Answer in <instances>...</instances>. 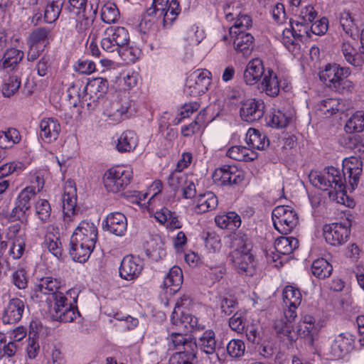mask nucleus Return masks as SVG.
<instances>
[{"instance_id": "f257e3e1", "label": "nucleus", "mask_w": 364, "mask_h": 364, "mask_svg": "<svg viewBox=\"0 0 364 364\" xmlns=\"http://www.w3.org/2000/svg\"><path fill=\"white\" fill-rule=\"evenodd\" d=\"M345 173H341L340 170L331 166L325 169L323 173H311L309 175V180L311 183L323 191H329V197L334 198V195L337 193L345 194L346 192V178Z\"/></svg>"}, {"instance_id": "f03ea898", "label": "nucleus", "mask_w": 364, "mask_h": 364, "mask_svg": "<svg viewBox=\"0 0 364 364\" xmlns=\"http://www.w3.org/2000/svg\"><path fill=\"white\" fill-rule=\"evenodd\" d=\"M350 74L348 68L329 64L319 73V78L332 90L346 94L350 92L353 88L352 82L348 80Z\"/></svg>"}, {"instance_id": "7ed1b4c3", "label": "nucleus", "mask_w": 364, "mask_h": 364, "mask_svg": "<svg viewBox=\"0 0 364 364\" xmlns=\"http://www.w3.org/2000/svg\"><path fill=\"white\" fill-rule=\"evenodd\" d=\"M46 302L49 304V314L53 321L68 323L80 316L77 307L62 292L48 298Z\"/></svg>"}, {"instance_id": "20e7f679", "label": "nucleus", "mask_w": 364, "mask_h": 364, "mask_svg": "<svg viewBox=\"0 0 364 364\" xmlns=\"http://www.w3.org/2000/svg\"><path fill=\"white\" fill-rule=\"evenodd\" d=\"M46 302L49 304V314L53 321L68 323L80 316L77 307L62 292L48 298Z\"/></svg>"}, {"instance_id": "39448f33", "label": "nucleus", "mask_w": 364, "mask_h": 364, "mask_svg": "<svg viewBox=\"0 0 364 364\" xmlns=\"http://www.w3.org/2000/svg\"><path fill=\"white\" fill-rule=\"evenodd\" d=\"M46 302L49 304V314L53 321L68 323L80 316L77 307L62 292L48 298Z\"/></svg>"}, {"instance_id": "423d86ee", "label": "nucleus", "mask_w": 364, "mask_h": 364, "mask_svg": "<svg viewBox=\"0 0 364 364\" xmlns=\"http://www.w3.org/2000/svg\"><path fill=\"white\" fill-rule=\"evenodd\" d=\"M274 22L278 24V28L274 32L280 38L282 44L294 56L299 55L301 45L294 31L291 28H280L281 25L287 24L284 6L282 4H277L274 6Z\"/></svg>"}, {"instance_id": "0eeeda50", "label": "nucleus", "mask_w": 364, "mask_h": 364, "mask_svg": "<svg viewBox=\"0 0 364 364\" xmlns=\"http://www.w3.org/2000/svg\"><path fill=\"white\" fill-rule=\"evenodd\" d=\"M188 348L191 350L196 356L199 350L208 355H212L215 362L220 360L219 353L223 349L222 342L216 338L215 333L211 329L205 331L198 339L193 338Z\"/></svg>"}, {"instance_id": "6e6552de", "label": "nucleus", "mask_w": 364, "mask_h": 364, "mask_svg": "<svg viewBox=\"0 0 364 364\" xmlns=\"http://www.w3.org/2000/svg\"><path fill=\"white\" fill-rule=\"evenodd\" d=\"M181 12L179 0H153L152 6L147 9V15L163 18L164 26H171Z\"/></svg>"}, {"instance_id": "1a4fd4ad", "label": "nucleus", "mask_w": 364, "mask_h": 364, "mask_svg": "<svg viewBox=\"0 0 364 364\" xmlns=\"http://www.w3.org/2000/svg\"><path fill=\"white\" fill-rule=\"evenodd\" d=\"M129 43L128 31L122 26H110L106 29L101 47L107 53H120L122 48Z\"/></svg>"}, {"instance_id": "9d476101", "label": "nucleus", "mask_w": 364, "mask_h": 364, "mask_svg": "<svg viewBox=\"0 0 364 364\" xmlns=\"http://www.w3.org/2000/svg\"><path fill=\"white\" fill-rule=\"evenodd\" d=\"M132 178V171L129 168L116 166L105 173L104 184L108 191L118 193L129 184Z\"/></svg>"}, {"instance_id": "9b49d317", "label": "nucleus", "mask_w": 364, "mask_h": 364, "mask_svg": "<svg viewBox=\"0 0 364 364\" xmlns=\"http://www.w3.org/2000/svg\"><path fill=\"white\" fill-rule=\"evenodd\" d=\"M210 73L207 70H196L188 77L185 93L196 97L204 94L210 85Z\"/></svg>"}, {"instance_id": "f8f14e48", "label": "nucleus", "mask_w": 364, "mask_h": 364, "mask_svg": "<svg viewBox=\"0 0 364 364\" xmlns=\"http://www.w3.org/2000/svg\"><path fill=\"white\" fill-rule=\"evenodd\" d=\"M350 234V226L342 223L326 224L323 228L325 240L332 246H340L346 243Z\"/></svg>"}, {"instance_id": "ddd939ff", "label": "nucleus", "mask_w": 364, "mask_h": 364, "mask_svg": "<svg viewBox=\"0 0 364 364\" xmlns=\"http://www.w3.org/2000/svg\"><path fill=\"white\" fill-rule=\"evenodd\" d=\"M244 178V171L235 166L225 165L213 173V181L223 186L238 185Z\"/></svg>"}, {"instance_id": "4468645a", "label": "nucleus", "mask_w": 364, "mask_h": 364, "mask_svg": "<svg viewBox=\"0 0 364 364\" xmlns=\"http://www.w3.org/2000/svg\"><path fill=\"white\" fill-rule=\"evenodd\" d=\"M144 269V262L139 257L128 255L121 262L119 272L122 279L127 281L134 280L139 277Z\"/></svg>"}, {"instance_id": "2eb2a0df", "label": "nucleus", "mask_w": 364, "mask_h": 364, "mask_svg": "<svg viewBox=\"0 0 364 364\" xmlns=\"http://www.w3.org/2000/svg\"><path fill=\"white\" fill-rule=\"evenodd\" d=\"M284 305L287 307L284 310L285 321L283 319L276 321L274 322V331L279 337L282 338L286 337L289 341L292 342L294 340L292 335V322L296 317V309L298 306H293L291 304Z\"/></svg>"}, {"instance_id": "dca6fc26", "label": "nucleus", "mask_w": 364, "mask_h": 364, "mask_svg": "<svg viewBox=\"0 0 364 364\" xmlns=\"http://www.w3.org/2000/svg\"><path fill=\"white\" fill-rule=\"evenodd\" d=\"M263 102L250 98L240 102V116L242 120L253 123L259 120L264 115Z\"/></svg>"}, {"instance_id": "f3484780", "label": "nucleus", "mask_w": 364, "mask_h": 364, "mask_svg": "<svg viewBox=\"0 0 364 364\" xmlns=\"http://www.w3.org/2000/svg\"><path fill=\"white\" fill-rule=\"evenodd\" d=\"M109 83L107 79L102 77H96L90 80L84 87L85 94L81 97L78 94L80 99L82 101H92L93 102L103 97L108 90Z\"/></svg>"}, {"instance_id": "a211bd4d", "label": "nucleus", "mask_w": 364, "mask_h": 364, "mask_svg": "<svg viewBox=\"0 0 364 364\" xmlns=\"http://www.w3.org/2000/svg\"><path fill=\"white\" fill-rule=\"evenodd\" d=\"M36 194L35 186H28L21 191L16 199L15 207L11 213V217L15 220H21L31 208L30 200Z\"/></svg>"}, {"instance_id": "6ab92c4d", "label": "nucleus", "mask_w": 364, "mask_h": 364, "mask_svg": "<svg viewBox=\"0 0 364 364\" xmlns=\"http://www.w3.org/2000/svg\"><path fill=\"white\" fill-rule=\"evenodd\" d=\"M189 297L184 296L177 301L175 304L174 309L171 316V322L172 325L176 327V329L182 333H188L191 332V314L181 311V308L188 301Z\"/></svg>"}, {"instance_id": "aec40b11", "label": "nucleus", "mask_w": 364, "mask_h": 364, "mask_svg": "<svg viewBox=\"0 0 364 364\" xmlns=\"http://www.w3.org/2000/svg\"><path fill=\"white\" fill-rule=\"evenodd\" d=\"M229 258L239 273H245L246 275L250 276L253 274L255 272L254 257L250 252H242L232 250L229 255Z\"/></svg>"}, {"instance_id": "412c9836", "label": "nucleus", "mask_w": 364, "mask_h": 364, "mask_svg": "<svg viewBox=\"0 0 364 364\" xmlns=\"http://www.w3.org/2000/svg\"><path fill=\"white\" fill-rule=\"evenodd\" d=\"M102 228L116 236H123L127 230V219L120 212L111 213L103 221Z\"/></svg>"}, {"instance_id": "4be33fe9", "label": "nucleus", "mask_w": 364, "mask_h": 364, "mask_svg": "<svg viewBox=\"0 0 364 364\" xmlns=\"http://www.w3.org/2000/svg\"><path fill=\"white\" fill-rule=\"evenodd\" d=\"M298 333L305 339L306 344L313 347L319 333V327L315 325V318L309 315L304 316L299 323Z\"/></svg>"}, {"instance_id": "5701e85b", "label": "nucleus", "mask_w": 364, "mask_h": 364, "mask_svg": "<svg viewBox=\"0 0 364 364\" xmlns=\"http://www.w3.org/2000/svg\"><path fill=\"white\" fill-rule=\"evenodd\" d=\"M24 301L18 298L9 300L3 314L2 321L5 324H14L18 322L24 312Z\"/></svg>"}, {"instance_id": "b1692460", "label": "nucleus", "mask_w": 364, "mask_h": 364, "mask_svg": "<svg viewBox=\"0 0 364 364\" xmlns=\"http://www.w3.org/2000/svg\"><path fill=\"white\" fill-rule=\"evenodd\" d=\"M40 137L46 143L55 141L61 131L60 124L54 117L43 118L40 122Z\"/></svg>"}, {"instance_id": "393cba45", "label": "nucleus", "mask_w": 364, "mask_h": 364, "mask_svg": "<svg viewBox=\"0 0 364 364\" xmlns=\"http://www.w3.org/2000/svg\"><path fill=\"white\" fill-rule=\"evenodd\" d=\"M72 237L80 242L84 241L95 246L97 240V228L93 223L83 220L75 230Z\"/></svg>"}, {"instance_id": "a878e982", "label": "nucleus", "mask_w": 364, "mask_h": 364, "mask_svg": "<svg viewBox=\"0 0 364 364\" xmlns=\"http://www.w3.org/2000/svg\"><path fill=\"white\" fill-rule=\"evenodd\" d=\"M70 245V255L75 261L78 262H86L95 247L84 241L80 242L72 236Z\"/></svg>"}, {"instance_id": "bb28decb", "label": "nucleus", "mask_w": 364, "mask_h": 364, "mask_svg": "<svg viewBox=\"0 0 364 364\" xmlns=\"http://www.w3.org/2000/svg\"><path fill=\"white\" fill-rule=\"evenodd\" d=\"M232 38L235 50L245 57L250 56L254 47V37L249 33L239 31L238 33L233 34Z\"/></svg>"}, {"instance_id": "cd10ccee", "label": "nucleus", "mask_w": 364, "mask_h": 364, "mask_svg": "<svg viewBox=\"0 0 364 364\" xmlns=\"http://www.w3.org/2000/svg\"><path fill=\"white\" fill-rule=\"evenodd\" d=\"M183 283V273L181 269L178 266H174L170 269L166 275L163 287L166 289V293L173 294L176 293Z\"/></svg>"}, {"instance_id": "c85d7f7f", "label": "nucleus", "mask_w": 364, "mask_h": 364, "mask_svg": "<svg viewBox=\"0 0 364 364\" xmlns=\"http://www.w3.org/2000/svg\"><path fill=\"white\" fill-rule=\"evenodd\" d=\"M60 288V281L57 278L48 276L38 280L35 284L34 289L36 292H41L50 296L49 298H53V296L61 293L59 291Z\"/></svg>"}, {"instance_id": "c756f323", "label": "nucleus", "mask_w": 364, "mask_h": 364, "mask_svg": "<svg viewBox=\"0 0 364 364\" xmlns=\"http://www.w3.org/2000/svg\"><path fill=\"white\" fill-rule=\"evenodd\" d=\"M230 6L225 10V18L228 21H232L235 19V16L237 17L234 25L230 28L229 33L231 37H233L234 33H238L239 31H243L248 29L252 26V19L246 14H242L240 13H231L228 11Z\"/></svg>"}, {"instance_id": "7c9ffc66", "label": "nucleus", "mask_w": 364, "mask_h": 364, "mask_svg": "<svg viewBox=\"0 0 364 364\" xmlns=\"http://www.w3.org/2000/svg\"><path fill=\"white\" fill-rule=\"evenodd\" d=\"M341 52L345 60L354 67H361L364 64L363 48L360 46L357 52L354 46L348 41H344L341 45Z\"/></svg>"}, {"instance_id": "2f4dec72", "label": "nucleus", "mask_w": 364, "mask_h": 364, "mask_svg": "<svg viewBox=\"0 0 364 364\" xmlns=\"http://www.w3.org/2000/svg\"><path fill=\"white\" fill-rule=\"evenodd\" d=\"M264 74L262 60L255 58L250 60L244 71L243 78L247 85H255Z\"/></svg>"}, {"instance_id": "473e14b6", "label": "nucleus", "mask_w": 364, "mask_h": 364, "mask_svg": "<svg viewBox=\"0 0 364 364\" xmlns=\"http://www.w3.org/2000/svg\"><path fill=\"white\" fill-rule=\"evenodd\" d=\"M196 205L193 210L197 214H202L215 209L218 205L217 196L210 191L200 194L196 198Z\"/></svg>"}, {"instance_id": "72a5a7b5", "label": "nucleus", "mask_w": 364, "mask_h": 364, "mask_svg": "<svg viewBox=\"0 0 364 364\" xmlns=\"http://www.w3.org/2000/svg\"><path fill=\"white\" fill-rule=\"evenodd\" d=\"M131 107L132 102L128 99L113 102L109 111V120L118 123L128 118Z\"/></svg>"}, {"instance_id": "f704fd0d", "label": "nucleus", "mask_w": 364, "mask_h": 364, "mask_svg": "<svg viewBox=\"0 0 364 364\" xmlns=\"http://www.w3.org/2000/svg\"><path fill=\"white\" fill-rule=\"evenodd\" d=\"M77 205L76 190L73 187V182H68L65 187L64 195L63 197V211L65 218H68L70 220V215H73Z\"/></svg>"}, {"instance_id": "c9c22d12", "label": "nucleus", "mask_w": 364, "mask_h": 364, "mask_svg": "<svg viewBox=\"0 0 364 364\" xmlns=\"http://www.w3.org/2000/svg\"><path fill=\"white\" fill-rule=\"evenodd\" d=\"M75 14H77L75 28L78 33H83L93 23L97 14V8L94 9L92 4H90V9L75 11Z\"/></svg>"}, {"instance_id": "e433bc0d", "label": "nucleus", "mask_w": 364, "mask_h": 364, "mask_svg": "<svg viewBox=\"0 0 364 364\" xmlns=\"http://www.w3.org/2000/svg\"><path fill=\"white\" fill-rule=\"evenodd\" d=\"M137 144L138 137L136 134L133 131L127 130L117 139L116 149L120 153L129 152L134 150Z\"/></svg>"}, {"instance_id": "4c0bfd02", "label": "nucleus", "mask_w": 364, "mask_h": 364, "mask_svg": "<svg viewBox=\"0 0 364 364\" xmlns=\"http://www.w3.org/2000/svg\"><path fill=\"white\" fill-rule=\"evenodd\" d=\"M246 142L252 149L264 150L269 145V140L259 130L250 128L246 134Z\"/></svg>"}, {"instance_id": "58836bf2", "label": "nucleus", "mask_w": 364, "mask_h": 364, "mask_svg": "<svg viewBox=\"0 0 364 364\" xmlns=\"http://www.w3.org/2000/svg\"><path fill=\"white\" fill-rule=\"evenodd\" d=\"M23 58V53L21 50L16 48L8 49L0 60V69L14 70Z\"/></svg>"}, {"instance_id": "ea45409f", "label": "nucleus", "mask_w": 364, "mask_h": 364, "mask_svg": "<svg viewBox=\"0 0 364 364\" xmlns=\"http://www.w3.org/2000/svg\"><path fill=\"white\" fill-rule=\"evenodd\" d=\"M227 156L240 161H250L257 157V153L245 146H234L230 147L226 154Z\"/></svg>"}, {"instance_id": "a19ab883", "label": "nucleus", "mask_w": 364, "mask_h": 364, "mask_svg": "<svg viewBox=\"0 0 364 364\" xmlns=\"http://www.w3.org/2000/svg\"><path fill=\"white\" fill-rule=\"evenodd\" d=\"M177 331L171 333L167 338L169 347L172 345L175 349L180 350L179 351H189L188 346L190 345L191 342H193V338L188 336L186 333Z\"/></svg>"}, {"instance_id": "79ce46f5", "label": "nucleus", "mask_w": 364, "mask_h": 364, "mask_svg": "<svg viewBox=\"0 0 364 364\" xmlns=\"http://www.w3.org/2000/svg\"><path fill=\"white\" fill-rule=\"evenodd\" d=\"M20 141L21 135L16 129L9 128L6 131H0V149H10Z\"/></svg>"}, {"instance_id": "37998d69", "label": "nucleus", "mask_w": 364, "mask_h": 364, "mask_svg": "<svg viewBox=\"0 0 364 364\" xmlns=\"http://www.w3.org/2000/svg\"><path fill=\"white\" fill-rule=\"evenodd\" d=\"M51 31L49 28L45 27L37 28L34 29L28 38V45L29 46H45L48 43Z\"/></svg>"}, {"instance_id": "c03bdc74", "label": "nucleus", "mask_w": 364, "mask_h": 364, "mask_svg": "<svg viewBox=\"0 0 364 364\" xmlns=\"http://www.w3.org/2000/svg\"><path fill=\"white\" fill-rule=\"evenodd\" d=\"M215 222L221 229H232L239 228L241 225L240 217L235 212L218 215L215 218Z\"/></svg>"}, {"instance_id": "a18cd8bd", "label": "nucleus", "mask_w": 364, "mask_h": 364, "mask_svg": "<svg viewBox=\"0 0 364 364\" xmlns=\"http://www.w3.org/2000/svg\"><path fill=\"white\" fill-rule=\"evenodd\" d=\"M298 241L294 237L281 236L274 240V250L280 255H289L296 248Z\"/></svg>"}, {"instance_id": "49530a36", "label": "nucleus", "mask_w": 364, "mask_h": 364, "mask_svg": "<svg viewBox=\"0 0 364 364\" xmlns=\"http://www.w3.org/2000/svg\"><path fill=\"white\" fill-rule=\"evenodd\" d=\"M332 271V265L323 258L314 260L311 265L312 274L318 279L328 277L331 274Z\"/></svg>"}, {"instance_id": "de8ad7c7", "label": "nucleus", "mask_w": 364, "mask_h": 364, "mask_svg": "<svg viewBox=\"0 0 364 364\" xmlns=\"http://www.w3.org/2000/svg\"><path fill=\"white\" fill-rule=\"evenodd\" d=\"M230 247L233 248V250L244 252H250L252 245L250 239L246 234L238 232L232 237Z\"/></svg>"}, {"instance_id": "09e8293b", "label": "nucleus", "mask_w": 364, "mask_h": 364, "mask_svg": "<svg viewBox=\"0 0 364 364\" xmlns=\"http://www.w3.org/2000/svg\"><path fill=\"white\" fill-rule=\"evenodd\" d=\"M63 5V1L60 0L48 3L44 10L45 22L48 23H54L61 13Z\"/></svg>"}, {"instance_id": "8fccbe9b", "label": "nucleus", "mask_w": 364, "mask_h": 364, "mask_svg": "<svg viewBox=\"0 0 364 364\" xmlns=\"http://www.w3.org/2000/svg\"><path fill=\"white\" fill-rule=\"evenodd\" d=\"M364 129V112L358 111L346 122L345 130L348 133L361 132Z\"/></svg>"}, {"instance_id": "3c124183", "label": "nucleus", "mask_w": 364, "mask_h": 364, "mask_svg": "<svg viewBox=\"0 0 364 364\" xmlns=\"http://www.w3.org/2000/svg\"><path fill=\"white\" fill-rule=\"evenodd\" d=\"M207 270L205 278L210 284L220 281L226 274V267L222 264H214L212 262L206 264Z\"/></svg>"}, {"instance_id": "603ef678", "label": "nucleus", "mask_w": 364, "mask_h": 364, "mask_svg": "<svg viewBox=\"0 0 364 364\" xmlns=\"http://www.w3.org/2000/svg\"><path fill=\"white\" fill-rule=\"evenodd\" d=\"M353 159L355 161V163L354 164L353 161H351L350 166H347L346 165L344 168L348 173L349 184L350 185L352 189H355V188L358 186L360 176L362 173V161L355 158Z\"/></svg>"}, {"instance_id": "864d4df0", "label": "nucleus", "mask_w": 364, "mask_h": 364, "mask_svg": "<svg viewBox=\"0 0 364 364\" xmlns=\"http://www.w3.org/2000/svg\"><path fill=\"white\" fill-rule=\"evenodd\" d=\"M189 178L188 176L181 171L175 169L167 178L169 187L175 192L181 189Z\"/></svg>"}, {"instance_id": "5fc2aeb1", "label": "nucleus", "mask_w": 364, "mask_h": 364, "mask_svg": "<svg viewBox=\"0 0 364 364\" xmlns=\"http://www.w3.org/2000/svg\"><path fill=\"white\" fill-rule=\"evenodd\" d=\"M339 22L343 31L350 37H354V31L358 29V25L349 11H343L339 14Z\"/></svg>"}, {"instance_id": "6e6d98bb", "label": "nucleus", "mask_w": 364, "mask_h": 364, "mask_svg": "<svg viewBox=\"0 0 364 364\" xmlns=\"http://www.w3.org/2000/svg\"><path fill=\"white\" fill-rule=\"evenodd\" d=\"M119 18V11L113 3L105 4L101 9V18L106 23H114Z\"/></svg>"}, {"instance_id": "4d7b16f0", "label": "nucleus", "mask_w": 364, "mask_h": 364, "mask_svg": "<svg viewBox=\"0 0 364 364\" xmlns=\"http://www.w3.org/2000/svg\"><path fill=\"white\" fill-rule=\"evenodd\" d=\"M282 299L284 304L299 306L301 301V294L299 289L287 286L283 290Z\"/></svg>"}, {"instance_id": "13d9d810", "label": "nucleus", "mask_w": 364, "mask_h": 364, "mask_svg": "<svg viewBox=\"0 0 364 364\" xmlns=\"http://www.w3.org/2000/svg\"><path fill=\"white\" fill-rule=\"evenodd\" d=\"M45 247L57 258H60L63 255V246L59 237L53 234H48L45 238Z\"/></svg>"}, {"instance_id": "bf43d9fd", "label": "nucleus", "mask_w": 364, "mask_h": 364, "mask_svg": "<svg viewBox=\"0 0 364 364\" xmlns=\"http://www.w3.org/2000/svg\"><path fill=\"white\" fill-rule=\"evenodd\" d=\"M21 82L16 75L9 76L2 85V94L5 97L13 96L20 88Z\"/></svg>"}, {"instance_id": "052dcab7", "label": "nucleus", "mask_w": 364, "mask_h": 364, "mask_svg": "<svg viewBox=\"0 0 364 364\" xmlns=\"http://www.w3.org/2000/svg\"><path fill=\"white\" fill-rule=\"evenodd\" d=\"M353 336L350 333H341L336 338L333 348L338 349L341 353H346L353 348Z\"/></svg>"}, {"instance_id": "680f3d73", "label": "nucleus", "mask_w": 364, "mask_h": 364, "mask_svg": "<svg viewBox=\"0 0 364 364\" xmlns=\"http://www.w3.org/2000/svg\"><path fill=\"white\" fill-rule=\"evenodd\" d=\"M205 114L201 112L198 114L194 121L188 125L181 127V134L185 137H190L200 131L204 122Z\"/></svg>"}, {"instance_id": "e2e57ef3", "label": "nucleus", "mask_w": 364, "mask_h": 364, "mask_svg": "<svg viewBox=\"0 0 364 364\" xmlns=\"http://www.w3.org/2000/svg\"><path fill=\"white\" fill-rule=\"evenodd\" d=\"M196 357L191 350L178 351L170 357L168 364H193Z\"/></svg>"}, {"instance_id": "0e129e2a", "label": "nucleus", "mask_w": 364, "mask_h": 364, "mask_svg": "<svg viewBox=\"0 0 364 364\" xmlns=\"http://www.w3.org/2000/svg\"><path fill=\"white\" fill-rule=\"evenodd\" d=\"M35 209L36 214L42 222H46L50 218L51 207L47 200H38L36 204Z\"/></svg>"}, {"instance_id": "69168bd1", "label": "nucleus", "mask_w": 364, "mask_h": 364, "mask_svg": "<svg viewBox=\"0 0 364 364\" xmlns=\"http://www.w3.org/2000/svg\"><path fill=\"white\" fill-rule=\"evenodd\" d=\"M11 282L18 289H25L28 287V277L24 269H18L13 272Z\"/></svg>"}, {"instance_id": "338daca9", "label": "nucleus", "mask_w": 364, "mask_h": 364, "mask_svg": "<svg viewBox=\"0 0 364 364\" xmlns=\"http://www.w3.org/2000/svg\"><path fill=\"white\" fill-rule=\"evenodd\" d=\"M316 16L317 12L314 8L311 5L306 6L301 9L299 16L300 21L296 22V26L298 27L299 26H303V23L309 24L311 23Z\"/></svg>"}, {"instance_id": "774afa93", "label": "nucleus", "mask_w": 364, "mask_h": 364, "mask_svg": "<svg viewBox=\"0 0 364 364\" xmlns=\"http://www.w3.org/2000/svg\"><path fill=\"white\" fill-rule=\"evenodd\" d=\"M227 351L232 358H240L244 355L245 346L242 341L233 339L227 345Z\"/></svg>"}]
</instances>
